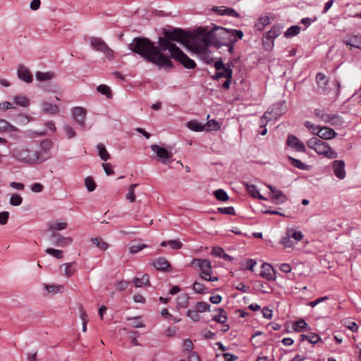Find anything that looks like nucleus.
<instances>
[{"instance_id": "nucleus-18", "label": "nucleus", "mask_w": 361, "mask_h": 361, "mask_svg": "<svg viewBox=\"0 0 361 361\" xmlns=\"http://www.w3.org/2000/svg\"><path fill=\"white\" fill-rule=\"evenodd\" d=\"M260 276L266 279L267 281H274L276 280V272L274 268L267 263L262 264Z\"/></svg>"}, {"instance_id": "nucleus-41", "label": "nucleus", "mask_w": 361, "mask_h": 361, "mask_svg": "<svg viewBox=\"0 0 361 361\" xmlns=\"http://www.w3.org/2000/svg\"><path fill=\"white\" fill-rule=\"evenodd\" d=\"M167 245H169L173 250H179L182 247L183 244L179 240H170L161 243V247H166Z\"/></svg>"}, {"instance_id": "nucleus-47", "label": "nucleus", "mask_w": 361, "mask_h": 361, "mask_svg": "<svg viewBox=\"0 0 361 361\" xmlns=\"http://www.w3.org/2000/svg\"><path fill=\"white\" fill-rule=\"evenodd\" d=\"M67 224L65 222H57L53 221L49 224V228L50 230L53 231H61L66 228Z\"/></svg>"}, {"instance_id": "nucleus-13", "label": "nucleus", "mask_w": 361, "mask_h": 361, "mask_svg": "<svg viewBox=\"0 0 361 361\" xmlns=\"http://www.w3.org/2000/svg\"><path fill=\"white\" fill-rule=\"evenodd\" d=\"M49 240L52 245L62 247L71 244L73 242V239L71 238L64 237L55 231H52L51 233Z\"/></svg>"}, {"instance_id": "nucleus-37", "label": "nucleus", "mask_w": 361, "mask_h": 361, "mask_svg": "<svg viewBox=\"0 0 361 361\" xmlns=\"http://www.w3.org/2000/svg\"><path fill=\"white\" fill-rule=\"evenodd\" d=\"M97 149L98 155L102 160L106 161L110 158V155L107 152L106 147L103 144H98L97 145Z\"/></svg>"}, {"instance_id": "nucleus-60", "label": "nucleus", "mask_w": 361, "mask_h": 361, "mask_svg": "<svg viewBox=\"0 0 361 361\" xmlns=\"http://www.w3.org/2000/svg\"><path fill=\"white\" fill-rule=\"evenodd\" d=\"M63 130L66 133L68 139H72L76 136V133L75 130L68 125H65L63 126Z\"/></svg>"}, {"instance_id": "nucleus-48", "label": "nucleus", "mask_w": 361, "mask_h": 361, "mask_svg": "<svg viewBox=\"0 0 361 361\" xmlns=\"http://www.w3.org/2000/svg\"><path fill=\"white\" fill-rule=\"evenodd\" d=\"M141 317H133L127 318L128 321H132L130 325L133 328H142L145 327V324L140 321Z\"/></svg>"}, {"instance_id": "nucleus-15", "label": "nucleus", "mask_w": 361, "mask_h": 361, "mask_svg": "<svg viewBox=\"0 0 361 361\" xmlns=\"http://www.w3.org/2000/svg\"><path fill=\"white\" fill-rule=\"evenodd\" d=\"M208 48L200 49L198 47H195L194 44H192L189 49L193 51L195 53H197L200 55L201 59L207 64H212L214 61V59L210 56V52L208 51Z\"/></svg>"}, {"instance_id": "nucleus-1", "label": "nucleus", "mask_w": 361, "mask_h": 361, "mask_svg": "<svg viewBox=\"0 0 361 361\" xmlns=\"http://www.w3.org/2000/svg\"><path fill=\"white\" fill-rule=\"evenodd\" d=\"M129 49L141 56L145 61L157 66L159 68L169 69L173 68L168 54H163L160 47L145 37H135L129 44Z\"/></svg>"}, {"instance_id": "nucleus-16", "label": "nucleus", "mask_w": 361, "mask_h": 361, "mask_svg": "<svg viewBox=\"0 0 361 361\" xmlns=\"http://www.w3.org/2000/svg\"><path fill=\"white\" fill-rule=\"evenodd\" d=\"M86 110L81 106H76L72 109V114L75 121L82 127L85 126Z\"/></svg>"}, {"instance_id": "nucleus-6", "label": "nucleus", "mask_w": 361, "mask_h": 361, "mask_svg": "<svg viewBox=\"0 0 361 361\" xmlns=\"http://www.w3.org/2000/svg\"><path fill=\"white\" fill-rule=\"evenodd\" d=\"M283 26L280 24H276L264 34L262 42L266 49L273 48L274 44V40L281 34Z\"/></svg>"}, {"instance_id": "nucleus-59", "label": "nucleus", "mask_w": 361, "mask_h": 361, "mask_svg": "<svg viewBox=\"0 0 361 361\" xmlns=\"http://www.w3.org/2000/svg\"><path fill=\"white\" fill-rule=\"evenodd\" d=\"M45 252L48 255H52L56 259H61L63 257V252L60 250L47 248L46 249Z\"/></svg>"}, {"instance_id": "nucleus-46", "label": "nucleus", "mask_w": 361, "mask_h": 361, "mask_svg": "<svg viewBox=\"0 0 361 361\" xmlns=\"http://www.w3.org/2000/svg\"><path fill=\"white\" fill-rule=\"evenodd\" d=\"M97 90L102 95H105L108 99L112 97L110 87L106 85H100L97 87Z\"/></svg>"}, {"instance_id": "nucleus-10", "label": "nucleus", "mask_w": 361, "mask_h": 361, "mask_svg": "<svg viewBox=\"0 0 361 361\" xmlns=\"http://www.w3.org/2000/svg\"><path fill=\"white\" fill-rule=\"evenodd\" d=\"M53 147V143L50 140H44L39 143V149L37 151V156L39 157L40 164L46 161L51 158L50 150Z\"/></svg>"}, {"instance_id": "nucleus-4", "label": "nucleus", "mask_w": 361, "mask_h": 361, "mask_svg": "<svg viewBox=\"0 0 361 361\" xmlns=\"http://www.w3.org/2000/svg\"><path fill=\"white\" fill-rule=\"evenodd\" d=\"M11 157L18 162L27 165L40 164L39 157L37 156V151L25 146H18L14 148L11 151Z\"/></svg>"}, {"instance_id": "nucleus-14", "label": "nucleus", "mask_w": 361, "mask_h": 361, "mask_svg": "<svg viewBox=\"0 0 361 361\" xmlns=\"http://www.w3.org/2000/svg\"><path fill=\"white\" fill-rule=\"evenodd\" d=\"M345 166V162L343 160H335L332 162L334 173L340 180L344 179L346 176Z\"/></svg>"}, {"instance_id": "nucleus-32", "label": "nucleus", "mask_w": 361, "mask_h": 361, "mask_svg": "<svg viewBox=\"0 0 361 361\" xmlns=\"http://www.w3.org/2000/svg\"><path fill=\"white\" fill-rule=\"evenodd\" d=\"M288 159L294 167L298 168L300 170L308 171L310 169V166L302 163L299 159H295L290 156H288Z\"/></svg>"}, {"instance_id": "nucleus-56", "label": "nucleus", "mask_w": 361, "mask_h": 361, "mask_svg": "<svg viewBox=\"0 0 361 361\" xmlns=\"http://www.w3.org/2000/svg\"><path fill=\"white\" fill-rule=\"evenodd\" d=\"M44 288L49 293H62L63 290V286L61 285L54 286L45 284Z\"/></svg>"}, {"instance_id": "nucleus-17", "label": "nucleus", "mask_w": 361, "mask_h": 361, "mask_svg": "<svg viewBox=\"0 0 361 361\" xmlns=\"http://www.w3.org/2000/svg\"><path fill=\"white\" fill-rule=\"evenodd\" d=\"M268 188L271 192V198L274 200L276 204H282L287 200V197L280 190H278L276 187L271 185H267Z\"/></svg>"}, {"instance_id": "nucleus-43", "label": "nucleus", "mask_w": 361, "mask_h": 361, "mask_svg": "<svg viewBox=\"0 0 361 361\" xmlns=\"http://www.w3.org/2000/svg\"><path fill=\"white\" fill-rule=\"evenodd\" d=\"M133 282L136 287L149 285V276L147 274H145L141 278L136 277L134 279Z\"/></svg>"}, {"instance_id": "nucleus-26", "label": "nucleus", "mask_w": 361, "mask_h": 361, "mask_svg": "<svg viewBox=\"0 0 361 361\" xmlns=\"http://www.w3.org/2000/svg\"><path fill=\"white\" fill-rule=\"evenodd\" d=\"M300 341H308L310 343L316 344L322 342L321 337L316 333L310 332L307 334L300 335Z\"/></svg>"}, {"instance_id": "nucleus-55", "label": "nucleus", "mask_w": 361, "mask_h": 361, "mask_svg": "<svg viewBox=\"0 0 361 361\" xmlns=\"http://www.w3.org/2000/svg\"><path fill=\"white\" fill-rule=\"evenodd\" d=\"M85 185L89 192H92L96 188V183L91 176H87L85 178Z\"/></svg>"}, {"instance_id": "nucleus-2", "label": "nucleus", "mask_w": 361, "mask_h": 361, "mask_svg": "<svg viewBox=\"0 0 361 361\" xmlns=\"http://www.w3.org/2000/svg\"><path fill=\"white\" fill-rule=\"evenodd\" d=\"M235 35L239 39H242L244 34L241 30L226 29L216 25L212 28L200 27H198L197 47L202 49L213 46L219 49Z\"/></svg>"}, {"instance_id": "nucleus-5", "label": "nucleus", "mask_w": 361, "mask_h": 361, "mask_svg": "<svg viewBox=\"0 0 361 361\" xmlns=\"http://www.w3.org/2000/svg\"><path fill=\"white\" fill-rule=\"evenodd\" d=\"M307 145L309 148L314 150L318 154L322 155L326 158L335 159L338 157V153L334 150L327 142L316 137L308 140Z\"/></svg>"}, {"instance_id": "nucleus-11", "label": "nucleus", "mask_w": 361, "mask_h": 361, "mask_svg": "<svg viewBox=\"0 0 361 361\" xmlns=\"http://www.w3.org/2000/svg\"><path fill=\"white\" fill-rule=\"evenodd\" d=\"M286 109V104L285 101H281L271 106L268 110L264 113V117L269 120L273 118H276L284 114Z\"/></svg>"}, {"instance_id": "nucleus-35", "label": "nucleus", "mask_w": 361, "mask_h": 361, "mask_svg": "<svg viewBox=\"0 0 361 361\" xmlns=\"http://www.w3.org/2000/svg\"><path fill=\"white\" fill-rule=\"evenodd\" d=\"M219 314L214 316L212 319L219 324H224L228 319L227 314L224 309L218 308Z\"/></svg>"}, {"instance_id": "nucleus-44", "label": "nucleus", "mask_w": 361, "mask_h": 361, "mask_svg": "<svg viewBox=\"0 0 361 361\" xmlns=\"http://www.w3.org/2000/svg\"><path fill=\"white\" fill-rule=\"evenodd\" d=\"M13 102L20 106L27 107L30 105L29 99L25 96H15L13 97Z\"/></svg>"}, {"instance_id": "nucleus-7", "label": "nucleus", "mask_w": 361, "mask_h": 361, "mask_svg": "<svg viewBox=\"0 0 361 361\" xmlns=\"http://www.w3.org/2000/svg\"><path fill=\"white\" fill-rule=\"evenodd\" d=\"M169 54L168 56H169L170 59L171 58L173 59L185 68L194 69L196 67V63L190 59L180 49Z\"/></svg>"}, {"instance_id": "nucleus-63", "label": "nucleus", "mask_w": 361, "mask_h": 361, "mask_svg": "<svg viewBox=\"0 0 361 361\" xmlns=\"http://www.w3.org/2000/svg\"><path fill=\"white\" fill-rule=\"evenodd\" d=\"M74 264V262H70V263H66V264H63L62 266H65V271H64V273H65V275L67 276V277H70L71 276H72L73 274V273L75 272V269H72V266Z\"/></svg>"}, {"instance_id": "nucleus-25", "label": "nucleus", "mask_w": 361, "mask_h": 361, "mask_svg": "<svg viewBox=\"0 0 361 361\" xmlns=\"http://www.w3.org/2000/svg\"><path fill=\"white\" fill-rule=\"evenodd\" d=\"M213 80L218 81L220 78H224L226 79L233 78V70L229 68L221 69L217 71L216 73L211 76Z\"/></svg>"}, {"instance_id": "nucleus-9", "label": "nucleus", "mask_w": 361, "mask_h": 361, "mask_svg": "<svg viewBox=\"0 0 361 361\" xmlns=\"http://www.w3.org/2000/svg\"><path fill=\"white\" fill-rule=\"evenodd\" d=\"M90 42L91 46L94 50L104 54L109 59L113 56V50L101 38L92 37L90 39Z\"/></svg>"}, {"instance_id": "nucleus-38", "label": "nucleus", "mask_w": 361, "mask_h": 361, "mask_svg": "<svg viewBox=\"0 0 361 361\" xmlns=\"http://www.w3.org/2000/svg\"><path fill=\"white\" fill-rule=\"evenodd\" d=\"M301 30V28L299 25H292L288 27L286 31L284 32V37L286 38H290L298 35Z\"/></svg>"}, {"instance_id": "nucleus-29", "label": "nucleus", "mask_w": 361, "mask_h": 361, "mask_svg": "<svg viewBox=\"0 0 361 361\" xmlns=\"http://www.w3.org/2000/svg\"><path fill=\"white\" fill-rule=\"evenodd\" d=\"M271 23V18L269 16H262L257 19L255 23V27L258 31H262L264 27L269 25Z\"/></svg>"}, {"instance_id": "nucleus-49", "label": "nucleus", "mask_w": 361, "mask_h": 361, "mask_svg": "<svg viewBox=\"0 0 361 361\" xmlns=\"http://www.w3.org/2000/svg\"><path fill=\"white\" fill-rule=\"evenodd\" d=\"M256 264H257V262L255 259H247L245 261H243L240 263V265H241V268L243 269H247L250 271H253V268Z\"/></svg>"}, {"instance_id": "nucleus-42", "label": "nucleus", "mask_w": 361, "mask_h": 361, "mask_svg": "<svg viewBox=\"0 0 361 361\" xmlns=\"http://www.w3.org/2000/svg\"><path fill=\"white\" fill-rule=\"evenodd\" d=\"M192 289L198 294H206L209 293L208 288L205 287L204 284L200 282L195 281L192 285Z\"/></svg>"}, {"instance_id": "nucleus-54", "label": "nucleus", "mask_w": 361, "mask_h": 361, "mask_svg": "<svg viewBox=\"0 0 361 361\" xmlns=\"http://www.w3.org/2000/svg\"><path fill=\"white\" fill-rule=\"evenodd\" d=\"M215 197L219 201H226L228 200V195L223 189H218L214 192Z\"/></svg>"}, {"instance_id": "nucleus-20", "label": "nucleus", "mask_w": 361, "mask_h": 361, "mask_svg": "<svg viewBox=\"0 0 361 361\" xmlns=\"http://www.w3.org/2000/svg\"><path fill=\"white\" fill-rule=\"evenodd\" d=\"M152 265L158 271L170 272L172 270L170 263L164 257H158L155 259Z\"/></svg>"}, {"instance_id": "nucleus-58", "label": "nucleus", "mask_w": 361, "mask_h": 361, "mask_svg": "<svg viewBox=\"0 0 361 361\" xmlns=\"http://www.w3.org/2000/svg\"><path fill=\"white\" fill-rule=\"evenodd\" d=\"M137 185H138L137 183H134V184L130 185L128 188V192L126 195V199L130 200L131 202H133L135 200L136 196L135 195L134 190H135V188Z\"/></svg>"}, {"instance_id": "nucleus-22", "label": "nucleus", "mask_w": 361, "mask_h": 361, "mask_svg": "<svg viewBox=\"0 0 361 361\" xmlns=\"http://www.w3.org/2000/svg\"><path fill=\"white\" fill-rule=\"evenodd\" d=\"M18 77L23 81L30 83L33 78L30 71L23 64H20L18 67Z\"/></svg>"}, {"instance_id": "nucleus-12", "label": "nucleus", "mask_w": 361, "mask_h": 361, "mask_svg": "<svg viewBox=\"0 0 361 361\" xmlns=\"http://www.w3.org/2000/svg\"><path fill=\"white\" fill-rule=\"evenodd\" d=\"M151 149L156 153L157 156L159 157V161L164 164H168L171 162L172 159V152L171 151L168 150L167 149L160 147L157 145H152L150 146Z\"/></svg>"}, {"instance_id": "nucleus-50", "label": "nucleus", "mask_w": 361, "mask_h": 361, "mask_svg": "<svg viewBox=\"0 0 361 361\" xmlns=\"http://www.w3.org/2000/svg\"><path fill=\"white\" fill-rule=\"evenodd\" d=\"M307 326V324L302 319L295 322L293 324V329L298 332L302 331Z\"/></svg>"}, {"instance_id": "nucleus-34", "label": "nucleus", "mask_w": 361, "mask_h": 361, "mask_svg": "<svg viewBox=\"0 0 361 361\" xmlns=\"http://www.w3.org/2000/svg\"><path fill=\"white\" fill-rule=\"evenodd\" d=\"M246 189L248 193L253 197L257 198L259 200H265V197L259 193V190L255 185L247 183Z\"/></svg>"}, {"instance_id": "nucleus-39", "label": "nucleus", "mask_w": 361, "mask_h": 361, "mask_svg": "<svg viewBox=\"0 0 361 361\" xmlns=\"http://www.w3.org/2000/svg\"><path fill=\"white\" fill-rule=\"evenodd\" d=\"M280 243L285 247H292L295 245V242L290 236V231H288L286 235L281 238Z\"/></svg>"}, {"instance_id": "nucleus-31", "label": "nucleus", "mask_w": 361, "mask_h": 361, "mask_svg": "<svg viewBox=\"0 0 361 361\" xmlns=\"http://www.w3.org/2000/svg\"><path fill=\"white\" fill-rule=\"evenodd\" d=\"M329 124L337 128H343L345 124V120L338 114H332Z\"/></svg>"}, {"instance_id": "nucleus-24", "label": "nucleus", "mask_w": 361, "mask_h": 361, "mask_svg": "<svg viewBox=\"0 0 361 361\" xmlns=\"http://www.w3.org/2000/svg\"><path fill=\"white\" fill-rule=\"evenodd\" d=\"M41 106L42 111L49 115H56L59 111L57 105L52 104L47 102H42Z\"/></svg>"}, {"instance_id": "nucleus-61", "label": "nucleus", "mask_w": 361, "mask_h": 361, "mask_svg": "<svg viewBox=\"0 0 361 361\" xmlns=\"http://www.w3.org/2000/svg\"><path fill=\"white\" fill-rule=\"evenodd\" d=\"M305 126L312 130V133L314 135H317V130H319L321 129V127L319 126H315L312 123H311L309 121H307L305 122Z\"/></svg>"}, {"instance_id": "nucleus-3", "label": "nucleus", "mask_w": 361, "mask_h": 361, "mask_svg": "<svg viewBox=\"0 0 361 361\" xmlns=\"http://www.w3.org/2000/svg\"><path fill=\"white\" fill-rule=\"evenodd\" d=\"M163 34L164 36L159 37L157 42L163 54L166 51L171 53L180 49L173 42H179L188 49L192 44L197 47L198 27L192 32H185L180 28H164Z\"/></svg>"}, {"instance_id": "nucleus-45", "label": "nucleus", "mask_w": 361, "mask_h": 361, "mask_svg": "<svg viewBox=\"0 0 361 361\" xmlns=\"http://www.w3.org/2000/svg\"><path fill=\"white\" fill-rule=\"evenodd\" d=\"M35 76L37 80L44 81L52 79L55 76V74L53 72L43 73L38 71L36 73Z\"/></svg>"}, {"instance_id": "nucleus-19", "label": "nucleus", "mask_w": 361, "mask_h": 361, "mask_svg": "<svg viewBox=\"0 0 361 361\" xmlns=\"http://www.w3.org/2000/svg\"><path fill=\"white\" fill-rule=\"evenodd\" d=\"M287 145L288 147L294 148L298 152H305V145L295 135H290L288 136Z\"/></svg>"}, {"instance_id": "nucleus-27", "label": "nucleus", "mask_w": 361, "mask_h": 361, "mask_svg": "<svg viewBox=\"0 0 361 361\" xmlns=\"http://www.w3.org/2000/svg\"><path fill=\"white\" fill-rule=\"evenodd\" d=\"M343 42L347 46L361 49V35H353L348 39H345Z\"/></svg>"}, {"instance_id": "nucleus-30", "label": "nucleus", "mask_w": 361, "mask_h": 361, "mask_svg": "<svg viewBox=\"0 0 361 361\" xmlns=\"http://www.w3.org/2000/svg\"><path fill=\"white\" fill-rule=\"evenodd\" d=\"M255 286L257 290L262 293H270L272 290V288L267 283L261 281H255Z\"/></svg>"}, {"instance_id": "nucleus-51", "label": "nucleus", "mask_w": 361, "mask_h": 361, "mask_svg": "<svg viewBox=\"0 0 361 361\" xmlns=\"http://www.w3.org/2000/svg\"><path fill=\"white\" fill-rule=\"evenodd\" d=\"M22 202L23 197L19 194L14 193L11 195L9 200V203L11 205L17 207L20 205Z\"/></svg>"}, {"instance_id": "nucleus-23", "label": "nucleus", "mask_w": 361, "mask_h": 361, "mask_svg": "<svg viewBox=\"0 0 361 361\" xmlns=\"http://www.w3.org/2000/svg\"><path fill=\"white\" fill-rule=\"evenodd\" d=\"M317 136L323 140H331L338 135L334 130L328 127L321 128L319 130H317Z\"/></svg>"}, {"instance_id": "nucleus-57", "label": "nucleus", "mask_w": 361, "mask_h": 361, "mask_svg": "<svg viewBox=\"0 0 361 361\" xmlns=\"http://www.w3.org/2000/svg\"><path fill=\"white\" fill-rule=\"evenodd\" d=\"M186 316L191 319L193 322H198L200 319L199 312L195 308L194 310H188L186 312Z\"/></svg>"}, {"instance_id": "nucleus-62", "label": "nucleus", "mask_w": 361, "mask_h": 361, "mask_svg": "<svg viewBox=\"0 0 361 361\" xmlns=\"http://www.w3.org/2000/svg\"><path fill=\"white\" fill-rule=\"evenodd\" d=\"M140 336L138 331H130L128 332V338L130 339L131 343L133 345H139L140 343L137 340V338Z\"/></svg>"}, {"instance_id": "nucleus-33", "label": "nucleus", "mask_w": 361, "mask_h": 361, "mask_svg": "<svg viewBox=\"0 0 361 361\" xmlns=\"http://www.w3.org/2000/svg\"><path fill=\"white\" fill-rule=\"evenodd\" d=\"M214 67L216 71H221V69L229 68L232 69L234 67V63L233 62H228L227 63H224L221 58H219L214 63Z\"/></svg>"}, {"instance_id": "nucleus-28", "label": "nucleus", "mask_w": 361, "mask_h": 361, "mask_svg": "<svg viewBox=\"0 0 361 361\" xmlns=\"http://www.w3.org/2000/svg\"><path fill=\"white\" fill-rule=\"evenodd\" d=\"M190 296L187 293L180 294L177 298L176 308H186L189 305Z\"/></svg>"}, {"instance_id": "nucleus-64", "label": "nucleus", "mask_w": 361, "mask_h": 361, "mask_svg": "<svg viewBox=\"0 0 361 361\" xmlns=\"http://www.w3.org/2000/svg\"><path fill=\"white\" fill-rule=\"evenodd\" d=\"M225 252L221 247H214L212 250L211 254L214 257L222 258Z\"/></svg>"}, {"instance_id": "nucleus-21", "label": "nucleus", "mask_w": 361, "mask_h": 361, "mask_svg": "<svg viewBox=\"0 0 361 361\" xmlns=\"http://www.w3.org/2000/svg\"><path fill=\"white\" fill-rule=\"evenodd\" d=\"M18 130L17 127L13 126L7 121L0 118V133H11V136L16 139L18 137L13 133H16Z\"/></svg>"}, {"instance_id": "nucleus-53", "label": "nucleus", "mask_w": 361, "mask_h": 361, "mask_svg": "<svg viewBox=\"0 0 361 361\" xmlns=\"http://www.w3.org/2000/svg\"><path fill=\"white\" fill-rule=\"evenodd\" d=\"M204 128H206L207 131L209 130H217L220 128V125L219 122H217L216 120H211L207 121L204 124Z\"/></svg>"}, {"instance_id": "nucleus-52", "label": "nucleus", "mask_w": 361, "mask_h": 361, "mask_svg": "<svg viewBox=\"0 0 361 361\" xmlns=\"http://www.w3.org/2000/svg\"><path fill=\"white\" fill-rule=\"evenodd\" d=\"M210 305L206 302H197L195 304V308L200 313L210 311Z\"/></svg>"}, {"instance_id": "nucleus-36", "label": "nucleus", "mask_w": 361, "mask_h": 361, "mask_svg": "<svg viewBox=\"0 0 361 361\" xmlns=\"http://www.w3.org/2000/svg\"><path fill=\"white\" fill-rule=\"evenodd\" d=\"M316 81L318 85V86L323 89H326V85L328 84L329 80L327 79L326 76L322 73H318L316 75Z\"/></svg>"}, {"instance_id": "nucleus-40", "label": "nucleus", "mask_w": 361, "mask_h": 361, "mask_svg": "<svg viewBox=\"0 0 361 361\" xmlns=\"http://www.w3.org/2000/svg\"><path fill=\"white\" fill-rule=\"evenodd\" d=\"M187 126L189 129L195 132H200L204 129V125L195 120H192L188 122Z\"/></svg>"}, {"instance_id": "nucleus-8", "label": "nucleus", "mask_w": 361, "mask_h": 361, "mask_svg": "<svg viewBox=\"0 0 361 361\" xmlns=\"http://www.w3.org/2000/svg\"><path fill=\"white\" fill-rule=\"evenodd\" d=\"M192 265L200 269V276L204 280L212 274V267L209 259L196 258L192 260Z\"/></svg>"}]
</instances>
